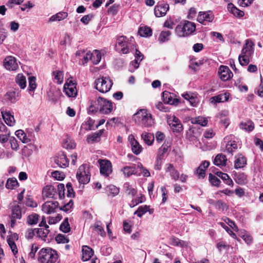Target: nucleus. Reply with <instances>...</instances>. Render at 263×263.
I'll return each instance as SVG.
<instances>
[{
    "label": "nucleus",
    "mask_w": 263,
    "mask_h": 263,
    "mask_svg": "<svg viewBox=\"0 0 263 263\" xmlns=\"http://www.w3.org/2000/svg\"><path fill=\"white\" fill-rule=\"evenodd\" d=\"M138 33L141 36L147 37L152 35V30L148 27H141L139 28Z\"/></svg>",
    "instance_id": "nucleus-43"
},
{
    "label": "nucleus",
    "mask_w": 263,
    "mask_h": 263,
    "mask_svg": "<svg viewBox=\"0 0 263 263\" xmlns=\"http://www.w3.org/2000/svg\"><path fill=\"white\" fill-rule=\"evenodd\" d=\"M215 207L216 208V209L222 212L227 211L228 208V205L226 203L222 202L221 200H220L216 201L215 204Z\"/></svg>",
    "instance_id": "nucleus-55"
},
{
    "label": "nucleus",
    "mask_w": 263,
    "mask_h": 263,
    "mask_svg": "<svg viewBox=\"0 0 263 263\" xmlns=\"http://www.w3.org/2000/svg\"><path fill=\"white\" fill-rule=\"evenodd\" d=\"M67 187V196L68 197H73L74 196V192L72 189V185L70 183L66 184Z\"/></svg>",
    "instance_id": "nucleus-64"
},
{
    "label": "nucleus",
    "mask_w": 263,
    "mask_h": 263,
    "mask_svg": "<svg viewBox=\"0 0 263 263\" xmlns=\"http://www.w3.org/2000/svg\"><path fill=\"white\" fill-rule=\"evenodd\" d=\"M57 193L55 188L52 185H47L43 190V197L46 198H53Z\"/></svg>",
    "instance_id": "nucleus-24"
},
{
    "label": "nucleus",
    "mask_w": 263,
    "mask_h": 263,
    "mask_svg": "<svg viewBox=\"0 0 263 263\" xmlns=\"http://www.w3.org/2000/svg\"><path fill=\"white\" fill-rule=\"evenodd\" d=\"M254 44L252 41L247 40L241 53L248 56H252L254 53Z\"/></svg>",
    "instance_id": "nucleus-23"
},
{
    "label": "nucleus",
    "mask_w": 263,
    "mask_h": 263,
    "mask_svg": "<svg viewBox=\"0 0 263 263\" xmlns=\"http://www.w3.org/2000/svg\"><path fill=\"white\" fill-rule=\"evenodd\" d=\"M18 184L17 180L15 178H10L7 181L6 187L8 189L12 190Z\"/></svg>",
    "instance_id": "nucleus-46"
},
{
    "label": "nucleus",
    "mask_w": 263,
    "mask_h": 263,
    "mask_svg": "<svg viewBox=\"0 0 263 263\" xmlns=\"http://www.w3.org/2000/svg\"><path fill=\"white\" fill-rule=\"evenodd\" d=\"M29 91H33L36 87V84L35 82L36 78L33 76H30L29 77Z\"/></svg>",
    "instance_id": "nucleus-58"
},
{
    "label": "nucleus",
    "mask_w": 263,
    "mask_h": 263,
    "mask_svg": "<svg viewBox=\"0 0 263 263\" xmlns=\"http://www.w3.org/2000/svg\"><path fill=\"white\" fill-rule=\"evenodd\" d=\"M15 81L21 89H24L26 87V77L22 73H18L16 76Z\"/></svg>",
    "instance_id": "nucleus-36"
},
{
    "label": "nucleus",
    "mask_w": 263,
    "mask_h": 263,
    "mask_svg": "<svg viewBox=\"0 0 263 263\" xmlns=\"http://www.w3.org/2000/svg\"><path fill=\"white\" fill-rule=\"evenodd\" d=\"M10 217L17 219H20L22 218L21 209L18 205L15 204L12 206Z\"/></svg>",
    "instance_id": "nucleus-32"
},
{
    "label": "nucleus",
    "mask_w": 263,
    "mask_h": 263,
    "mask_svg": "<svg viewBox=\"0 0 263 263\" xmlns=\"http://www.w3.org/2000/svg\"><path fill=\"white\" fill-rule=\"evenodd\" d=\"M167 122L173 132L180 133L183 130V126L177 117L173 116L168 119Z\"/></svg>",
    "instance_id": "nucleus-15"
},
{
    "label": "nucleus",
    "mask_w": 263,
    "mask_h": 263,
    "mask_svg": "<svg viewBox=\"0 0 263 263\" xmlns=\"http://www.w3.org/2000/svg\"><path fill=\"white\" fill-rule=\"evenodd\" d=\"M15 135L24 143H27L30 142V139L27 136L25 132L21 129L15 132Z\"/></svg>",
    "instance_id": "nucleus-39"
},
{
    "label": "nucleus",
    "mask_w": 263,
    "mask_h": 263,
    "mask_svg": "<svg viewBox=\"0 0 263 263\" xmlns=\"http://www.w3.org/2000/svg\"><path fill=\"white\" fill-rule=\"evenodd\" d=\"M100 173L105 177H108L112 173V165L107 160H99Z\"/></svg>",
    "instance_id": "nucleus-11"
},
{
    "label": "nucleus",
    "mask_w": 263,
    "mask_h": 263,
    "mask_svg": "<svg viewBox=\"0 0 263 263\" xmlns=\"http://www.w3.org/2000/svg\"><path fill=\"white\" fill-rule=\"evenodd\" d=\"M218 72L220 79L223 81L229 80L233 76L230 69L226 66H221Z\"/></svg>",
    "instance_id": "nucleus-19"
},
{
    "label": "nucleus",
    "mask_w": 263,
    "mask_h": 263,
    "mask_svg": "<svg viewBox=\"0 0 263 263\" xmlns=\"http://www.w3.org/2000/svg\"><path fill=\"white\" fill-rule=\"evenodd\" d=\"M148 206L147 205L140 206L138 208L137 211L134 213V214L137 215L139 217H141L146 213L147 211Z\"/></svg>",
    "instance_id": "nucleus-57"
},
{
    "label": "nucleus",
    "mask_w": 263,
    "mask_h": 263,
    "mask_svg": "<svg viewBox=\"0 0 263 263\" xmlns=\"http://www.w3.org/2000/svg\"><path fill=\"white\" fill-rule=\"evenodd\" d=\"M169 9L168 4L164 2H159L154 9L155 14L157 17L164 16Z\"/></svg>",
    "instance_id": "nucleus-13"
},
{
    "label": "nucleus",
    "mask_w": 263,
    "mask_h": 263,
    "mask_svg": "<svg viewBox=\"0 0 263 263\" xmlns=\"http://www.w3.org/2000/svg\"><path fill=\"white\" fill-rule=\"evenodd\" d=\"M58 205L57 201H47L42 205V210L45 213L50 214L55 212Z\"/></svg>",
    "instance_id": "nucleus-17"
},
{
    "label": "nucleus",
    "mask_w": 263,
    "mask_h": 263,
    "mask_svg": "<svg viewBox=\"0 0 263 263\" xmlns=\"http://www.w3.org/2000/svg\"><path fill=\"white\" fill-rule=\"evenodd\" d=\"M3 66L9 70H16L18 67L16 59L11 55L7 56L5 58Z\"/></svg>",
    "instance_id": "nucleus-12"
},
{
    "label": "nucleus",
    "mask_w": 263,
    "mask_h": 263,
    "mask_svg": "<svg viewBox=\"0 0 263 263\" xmlns=\"http://www.w3.org/2000/svg\"><path fill=\"white\" fill-rule=\"evenodd\" d=\"M55 163L61 167H66L68 166L69 161L66 155L63 153H60L54 159Z\"/></svg>",
    "instance_id": "nucleus-18"
},
{
    "label": "nucleus",
    "mask_w": 263,
    "mask_h": 263,
    "mask_svg": "<svg viewBox=\"0 0 263 263\" xmlns=\"http://www.w3.org/2000/svg\"><path fill=\"white\" fill-rule=\"evenodd\" d=\"M104 132V130L101 129L99 130L94 133H93L91 135H89L88 136L87 138V141L88 143H92L95 142H96L98 141V139L100 138V137L101 136V135L103 134Z\"/></svg>",
    "instance_id": "nucleus-33"
},
{
    "label": "nucleus",
    "mask_w": 263,
    "mask_h": 263,
    "mask_svg": "<svg viewBox=\"0 0 263 263\" xmlns=\"http://www.w3.org/2000/svg\"><path fill=\"white\" fill-rule=\"evenodd\" d=\"M227 9L228 11L231 13L235 17L241 18L245 15V13L243 11L238 9L231 3L228 4Z\"/></svg>",
    "instance_id": "nucleus-26"
},
{
    "label": "nucleus",
    "mask_w": 263,
    "mask_h": 263,
    "mask_svg": "<svg viewBox=\"0 0 263 263\" xmlns=\"http://www.w3.org/2000/svg\"><path fill=\"white\" fill-rule=\"evenodd\" d=\"M92 54V57H91V61L94 64H98L101 61V55L100 52L95 50L93 51V52H91Z\"/></svg>",
    "instance_id": "nucleus-47"
},
{
    "label": "nucleus",
    "mask_w": 263,
    "mask_h": 263,
    "mask_svg": "<svg viewBox=\"0 0 263 263\" xmlns=\"http://www.w3.org/2000/svg\"><path fill=\"white\" fill-rule=\"evenodd\" d=\"M227 161L226 156L222 154H219L215 157L214 163L218 166H224L226 165Z\"/></svg>",
    "instance_id": "nucleus-30"
},
{
    "label": "nucleus",
    "mask_w": 263,
    "mask_h": 263,
    "mask_svg": "<svg viewBox=\"0 0 263 263\" xmlns=\"http://www.w3.org/2000/svg\"><path fill=\"white\" fill-rule=\"evenodd\" d=\"M162 98L165 103L171 105H176L178 102V99L173 98V94L167 91L162 93Z\"/></svg>",
    "instance_id": "nucleus-25"
},
{
    "label": "nucleus",
    "mask_w": 263,
    "mask_h": 263,
    "mask_svg": "<svg viewBox=\"0 0 263 263\" xmlns=\"http://www.w3.org/2000/svg\"><path fill=\"white\" fill-rule=\"evenodd\" d=\"M2 117L5 123L10 126H13L15 123L14 116L10 112L2 111Z\"/></svg>",
    "instance_id": "nucleus-28"
},
{
    "label": "nucleus",
    "mask_w": 263,
    "mask_h": 263,
    "mask_svg": "<svg viewBox=\"0 0 263 263\" xmlns=\"http://www.w3.org/2000/svg\"><path fill=\"white\" fill-rule=\"evenodd\" d=\"M68 14L65 12H60L52 15L49 19L51 22L60 21L67 17Z\"/></svg>",
    "instance_id": "nucleus-42"
},
{
    "label": "nucleus",
    "mask_w": 263,
    "mask_h": 263,
    "mask_svg": "<svg viewBox=\"0 0 263 263\" xmlns=\"http://www.w3.org/2000/svg\"><path fill=\"white\" fill-rule=\"evenodd\" d=\"M209 165L210 162L205 160L197 168L195 174L199 179H203L205 177V170L209 166Z\"/></svg>",
    "instance_id": "nucleus-20"
},
{
    "label": "nucleus",
    "mask_w": 263,
    "mask_h": 263,
    "mask_svg": "<svg viewBox=\"0 0 263 263\" xmlns=\"http://www.w3.org/2000/svg\"><path fill=\"white\" fill-rule=\"evenodd\" d=\"M234 167L236 169L243 167L247 164V159L241 154H238L235 157Z\"/></svg>",
    "instance_id": "nucleus-27"
},
{
    "label": "nucleus",
    "mask_w": 263,
    "mask_h": 263,
    "mask_svg": "<svg viewBox=\"0 0 263 263\" xmlns=\"http://www.w3.org/2000/svg\"><path fill=\"white\" fill-rule=\"evenodd\" d=\"M2 134H0V142L2 143H6L10 135V132L6 127L5 128L4 131H1Z\"/></svg>",
    "instance_id": "nucleus-44"
},
{
    "label": "nucleus",
    "mask_w": 263,
    "mask_h": 263,
    "mask_svg": "<svg viewBox=\"0 0 263 263\" xmlns=\"http://www.w3.org/2000/svg\"><path fill=\"white\" fill-rule=\"evenodd\" d=\"M239 127L247 132H251L254 128V123L251 120H248L246 122H241L239 124Z\"/></svg>",
    "instance_id": "nucleus-37"
},
{
    "label": "nucleus",
    "mask_w": 263,
    "mask_h": 263,
    "mask_svg": "<svg viewBox=\"0 0 263 263\" xmlns=\"http://www.w3.org/2000/svg\"><path fill=\"white\" fill-rule=\"evenodd\" d=\"M106 191L112 196H115L119 193V188L114 185H109L107 186Z\"/></svg>",
    "instance_id": "nucleus-54"
},
{
    "label": "nucleus",
    "mask_w": 263,
    "mask_h": 263,
    "mask_svg": "<svg viewBox=\"0 0 263 263\" xmlns=\"http://www.w3.org/2000/svg\"><path fill=\"white\" fill-rule=\"evenodd\" d=\"M209 181L213 186H219L220 183V180L217 177L212 174H209Z\"/></svg>",
    "instance_id": "nucleus-59"
},
{
    "label": "nucleus",
    "mask_w": 263,
    "mask_h": 263,
    "mask_svg": "<svg viewBox=\"0 0 263 263\" xmlns=\"http://www.w3.org/2000/svg\"><path fill=\"white\" fill-rule=\"evenodd\" d=\"M135 121L138 124L144 127H150L154 124V120L151 114L146 109H140L134 115Z\"/></svg>",
    "instance_id": "nucleus-3"
},
{
    "label": "nucleus",
    "mask_w": 263,
    "mask_h": 263,
    "mask_svg": "<svg viewBox=\"0 0 263 263\" xmlns=\"http://www.w3.org/2000/svg\"><path fill=\"white\" fill-rule=\"evenodd\" d=\"M214 18V15L211 11L200 12L197 17V21L200 23L203 24L205 21L211 22Z\"/></svg>",
    "instance_id": "nucleus-21"
},
{
    "label": "nucleus",
    "mask_w": 263,
    "mask_h": 263,
    "mask_svg": "<svg viewBox=\"0 0 263 263\" xmlns=\"http://www.w3.org/2000/svg\"><path fill=\"white\" fill-rule=\"evenodd\" d=\"M135 121L138 124L144 127H150L154 124V120L151 114L146 109H140L134 115Z\"/></svg>",
    "instance_id": "nucleus-4"
},
{
    "label": "nucleus",
    "mask_w": 263,
    "mask_h": 263,
    "mask_svg": "<svg viewBox=\"0 0 263 263\" xmlns=\"http://www.w3.org/2000/svg\"><path fill=\"white\" fill-rule=\"evenodd\" d=\"M191 122L192 124H197L202 126H205L208 124V121L207 119L204 117L198 116L196 118H192Z\"/></svg>",
    "instance_id": "nucleus-38"
},
{
    "label": "nucleus",
    "mask_w": 263,
    "mask_h": 263,
    "mask_svg": "<svg viewBox=\"0 0 263 263\" xmlns=\"http://www.w3.org/2000/svg\"><path fill=\"white\" fill-rule=\"evenodd\" d=\"M224 142L226 143L224 152L231 155L236 152L238 148L237 142L234 140V137L232 135L227 136L224 139Z\"/></svg>",
    "instance_id": "nucleus-10"
},
{
    "label": "nucleus",
    "mask_w": 263,
    "mask_h": 263,
    "mask_svg": "<svg viewBox=\"0 0 263 263\" xmlns=\"http://www.w3.org/2000/svg\"><path fill=\"white\" fill-rule=\"evenodd\" d=\"M36 231V236L44 240H46V238L47 237V236L49 233V230L48 228H36L35 229Z\"/></svg>",
    "instance_id": "nucleus-35"
},
{
    "label": "nucleus",
    "mask_w": 263,
    "mask_h": 263,
    "mask_svg": "<svg viewBox=\"0 0 263 263\" xmlns=\"http://www.w3.org/2000/svg\"><path fill=\"white\" fill-rule=\"evenodd\" d=\"M39 215L36 213H33L28 216L27 222L30 225L36 224L39 221Z\"/></svg>",
    "instance_id": "nucleus-50"
},
{
    "label": "nucleus",
    "mask_w": 263,
    "mask_h": 263,
    "mask_svg": "<svg viewBox=\"0 0 263 263\" xmlns=\"http://www.w3.org/2000/svg\"><path fill=\"white\" fill-rule=\"evenodd\" d=\"M135 164H133L131 166H124L121 169V172L125 177H128L133 174H136V167Z\"/></svg>",
    "instance_id": "nucleus-31"
},
{
    "label": "nucleus",
    "mask_w": 263,
    "mask_h": 263,
    "mask_svg": "<svg viewBox=\"0 0 263 263\" xmlns=\"http://www.w3.org/2000/svg\"><path fill=\"white\" fill-rule=\"evenodd\" d=\"M171 34L170 31H162L159 36L158 40L161 43H164L169 40V36Z\"/></svg>",
    "instance_id": "nucleus-52"
},
{
    "label": "nucleus",
    "mask_w": 263,
    "mask_h": 263,
    "mask_svg": "<svg viewBox=\"0 0 263 263\" xmlns=\"http://www.w3.org/2000/svg\"><path fill=\"white\" fill-rule=\"evenodd\" d=\"M82 252L83 255L82 259L83 261H87L89 260L93 254V251L92 249L87 246H83Z\"/></svg>",
    "instance_id": "nucleus-29"
},
{
    "label": "nucleus",
    "mask_w": 263,
    "mask_h": 263,
    "mask_svg": "<svg viewBox=\"0 0 263 263\" xmlns=\"http://www.w3.org/2000/svg\"><path fill=\"white\" fill-rule=\"evenodd\" d=\"M135 41L133 37L128 39L125 36H120L116 44V50L122 54H127L135 50Z\"/></svg>",
    "instance_id": "nucleus-1"
},
{
    "label": "nucleus",
    "mask_w": 263,
    "mask_h": 263,
    "mask_svg": "<svg viewBox=\"0 0 263 263\" xmlns=\"http://www.w3.org/2000/svg\"><path fill=\"white\" fill-rule=\"evenodd\" d=\"M95 106L93 105H91L88 109L89 112H94L99 110V111L103 114H108L110 113L112 110V102L102 97H99L95 102Z\"/></svg>",
    "instance_id": "nucleus-2"
},
{
    "label": "nucleus",
    "mask_w": 263,
    "mask_h": 263,
    "mask_svg": "<svg viewBox=\"0 0 263 263\" xmlns=\"http://www.w3.org/2000/svg\"><path fill=\"white\" fill-rule=\"evenodd\" d=\"M196 29L194 23L184 21L183 24L178 25L175 28V33L179 37H185L191 35Z\"/></svg>",
    "instance_id": "nucleus-7"
},
{
    "label": "nucleus",
    "mask_w": 263,
    "mask_h": 263,
    "mask_svg": "<svg viewBox=\"0 0 263 263\" xmlns=\"http://www.w3.org/2000/svg\"><path fill=\"white\" fill-rule=\"evenodd\" d=\"M95 88L102 93H106L111 89L113 82L107 77H101L95 81Z\"/></svg>",
    "instance_id": "nucleus-8"
},
{
    "label": "nucleus",
    "mask_w": 263,
    "mask_h": 263,
    "mask_svg": "<svg viewBox=\"0 0 263 263\" xmlns=\"http://www.w3.org/2000/svg\"><path fill=\"white\" fill-rule=\"evenodd\" d=\"M64 91L69 97H75L77 95L76 84L73 81L66 82L64 86Z\"/></svg>",
    "instance_id": "nucleus-14"
},
{
    "label": "nucleus",
    "mask_w": 263,
    "mask_h": 263,
    "mask_svg": "<svg viewBox=\"0 0 263 263\" xmlns=\"http://www.w3.org/2000/svg\"><path fill=\"white\" fill-rule=\"evenodd\" d=\"M135 121L138 124L144 127H150L154 124V120L151 114L146 109H140L134 115Z\"/></svg>",
    "instance_id": "nucleus-5"
},
{
    "label": "nucleus",
    "mask_w": 263,
    "mask_h": 263,
    "mask_svg": "<svg viewBox=\"0 0 263 263\" xmlns=\"http://www.w3.org/2000/svg\"><path fill=\"white\" fill-rule=\"evenodd\" d=\"M252 56H248L246 54H243L242 53L238 57V61L239 64L241 66H246L250 62V58Z\"/></svg>",
    "instance_id": "nucleus-45"
},
{
    "label": "nucleus",
    "mask_w": 263,
    "mask_h": 263,
    "mask_svg": "<svg viewBox=\"0 0 263 263\" xmlns=\"http://www.w3.org/2000/svg\"><path fill=\"white\" fill-rule=\"evenodd\" d=\"M59 198L62 199L65 196V186L63 184H59L57 186Z\"/></svg>",
    "instance_id": "nucleus-63"
},
{
    "label": "nucleus",
    "mask_w": 263,
    "mask_h": 263,
    "mask_svg": "<svg viewBox=\"0 0 263 263\" xmlns=\"http://www.w3.org/2000/svg\"><path fill=\"white\" fill-rule=\"evenodd\" d=\"M58 243H66L69 242V239L64 235L59 234L55 238Z\"/></svg>",
    "instance_id": "nucleus-60"
},
{
    "label": "nucleus",
    "mask_w": 263,
    "mask_h": 263,
    "mask_svg": "<svg viewBox=\"0 0 263 263\" xmlns=\"http://www.w3.org/2000/svg\"><path fill=\"white\" fill-rule=\"evenodd\" d=\"M53 74L54 76V79L57 80V82L61 84L63 81V74L60 71H53Z\"/></svg>",
    "instance_id": "nucleus-62"
},
{
    "label": "nucleus",
    "mask_w": 263,
    "mask_h": 263,
    "mask_svg": "<svg viewBox=\"0 0 263 263\" xmlns=\"http://www.w3.org/2000/svg\"><path fill=\"white\" fill-rule=\"evenodd\" d=\"M60 229L64 233H67L69 232L70 228L68 223V219L67 218H65L64 221L61 223Z\"/></svg>",
    "instance_id": "nucleus-53"
},
{
    "label": "nucleus",
    "mask_w": 263,
    "mask_h": 263,
    "mask_svg": "<svg viewBox=\"0 0 263 263\" xmlns=\"http://www.w3.org/2000/svg\"><path fill=\"white\" fill-rule=\"evenodd\" d=\"M229 97L230 94L228 93H221L211 97L210 99V102L212 104L216 105L218 103L227 101Z\"/></svg>",
    "instance_id": "nucleus-22"
},
{
    "label": "nucleus",
    "mask_w": 263,
    "mask_h": 263,
    "mask_svg": "<svg viewBox=\"0 0 263 263\" xmlns=\"http://www.w3.org/2000/svg\"><path fill=\"white\" fill-rule=\"evenodd\" d=\"M90 228L92 230H95L101 236H104L105 235V232L101 226V222L100 221H97L93 226H91Z\"/></svg>",
    "instance_id": "nucleus-41"
},
{
    "label": "nucleus",
    "mask_w": 263,
    "mask_h": 263,
    "mask_svg": "<svg viewBox=\"0 0 263 263\" xmlns=\"http://www.w3.org/2000/svg\"><path fill=\"white\" fill-rule=\"evenodd\" d=\"M236 181L237 183L242 185L247 183V176L243 173L238 174L236 178Z\"/></svg>",
    "instance_id": "nucleus-56"
},
{
    "label": "nucleus",
    "mask_w": 263,
    "mask_h": 263,
    "mask_svg": "<svg viewBox=\"0 0 263 263\" xmlns=\"http://www.w3.org/2000/svg\"><path fill=\"white\" fill-rule=\"evenodd\" d=\"M171 244L174 246L184 247L186 246V242L177 237H173L171 238Z\"/></svg>",
    "instance_id": "nucleus-51"
},
{
    "label": "nucleus",
    "mask_w": 263,
    "mask_h": 263,
    "mask_svg": "<svg viewBox=\"0 0 263 263\" xmlns=\"http://www.w3.org/2000/svg\"><path fill=\"white\" fill-rule=\"evenodd\" d=\"M58 257L55 250L51 248H43L39 252L38 261L39 263H55Z\"/></svg>",
    "instance_id": "nucleus-6"
},
{
    "label": "nucleus",
    "mask_w": 263,
    "mask_h": 263,
    "mask_svg": "<svg viewBox=\"0 0 263 263\" xmlns=\"http://www.w3.org/2000/svg\"><path fill=\"white\" fill-rule=\"evenodd\" d=\"M90 174L87 164L81 165L77 173V178L81 184H87L90 181Z\"/></svg>",
    "instance_id": "nucleus-9"
},
{
    "label": "nucleus",
    "mask_w": 263,
    "mask_h": 263,
    "mask_svg": "<svg viewBox=\"0 0 263 263\" xmlns=\"http://www.w3.org/2000/svg\"><path fill=\"white\" fill-rule=\"evenodd\" d=\"M18 97V93L12 91L8 92L6 95V98L12 103L15 102Z\"/></svg>",
    "instance_id": "nucleus-48"
},
{
    "label": "nucleus",
    "mask_w": 263,
    "mask_h": 263,
    "mask_svg": "<svg viewBox=\"0 0 263 263\" xmlns=\"http://www.w3.org/2000/svg\"><path fill=\"white\" fill-rule=\"evenodd\" d=\"M216 174L217 176L222 179L227 185H232L233 184L232 180L230 178L229 176L227 174L221 172H217Z\"/></svg>",
    "instance_id": "nucleus-40"
},
{
    "label": "nucleus",
    "mask_w": 263,
    "mask_h": 263,
    "mask_svg": "<svg viewBox=\"0 0 263 263\" xmlns=\"http://www.w3.org/2000/svg\"><path fill=\"white\" fill-rule=\"evenodd\" d=\"M7 242L11 248L12 252H13L14 255H15L17 253V248L16 247V244L14 242L13 240L11 239L10 237L7 238Z\"/></svg>",
    "instance_id": "nucleus-61"
},
{
    "label": "nucleus",
    "mask_w": 263,
    "mask_h": 263,
    "mask_svg": "<svg viewBox=\"0 0 263 263\" xmlns=\"http://www.w3.org/2000/svg\"><path fill=\"white\" fill-rule=\"evenodd\" d=\"M123 187L126 193L132 197L134 196L137 193L136 190L132 187V186L127 182L124 183Z\"/></svg>",
    "instance_id": "nucleus-49"
},
{
    "label": "nucleus",
    "mask_w": 263,
    "mask_h": 263,
    "mask_svg": "<svg viewBox=\"0 0 263 263\" xmlns=\"http://www.w3.org/2000/svg\"><path fill=\"white\" fill-rule=\"evenodd\" d=\"M128 139L130 143L133 153L136 155H139L142 152L143 149L141 145L135 139L133 135H129Z\"/></svg>",
    "instance_id": "nucleus-16"
},
{
    "label": "nucleus",
    "mask_w": 263,
    "mask_h": 263,
    "mask_svg": "<svg viewBox=\"0 0 263 263\" xmlns=\"http://www.w3.org/2000/svg\"><path fill=\"white\" fill-rule=\"evenodd\" d=\"M141 138L145 144L151 145L153 143L155 137L153 134L144 132L141 135Z\"/></svg>",
    "instance_id": "nucleus-34"
}]
</instances>
